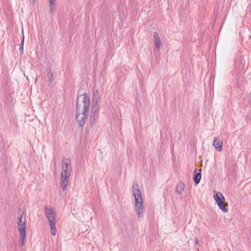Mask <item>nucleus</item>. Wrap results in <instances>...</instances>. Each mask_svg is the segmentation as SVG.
Segmentation results:
<instances>
[{"label":"nucleus","instance_id":"nucleus-1","mask_svg":"<svg viewBox=\"0 0 251 251\" xmlns=\"http://www.w3.org/2000/svg\"><path fill=\"white\" fill-rule=\"evenodd\" d=\"M89 108V97L86 93L77 96L75 119L79 127H83Z\"/></svg>","mask_w":251,"mask_h":251},{"label":"nucleus","instance_id":"nucleus-2","mask_svg":"<svg viewBox=\"0 0 251 251\" xmlns=\"http://www.w3.org/2000/svg\"><path fill=\"white\" fill-rule=\"evenodd\" d=\"M132 190L135 199V211L139 218H142L144 214V206L141 191L138 184L132 186Z\"/></svg>","mask_w":251,"mask_h":251},{"label":"nucleus","instance_id":"nucleus-3","mask_svg":"<svg viewBox=\"0 0 251 251\" xmlns=\"http://www.w3.org/2000/svg\"><path fill=\"white\" fill-rule=\"evenodd\" d=\"M18 228L20 234V239L22 245L25 244L26 237V223L25 218L23 216V214L19 213L18 216Z\"/></svg>","mask_w":251,"mask_h":251},{"label":"nucleus","instance_id":"nucleus-4","mask_svg":"<svg viewBox=\"0 0 251 251\" xmlns=\"http://www.w3.org/2000/svg\"><path fill=\"white\" fill-rule=\"evenodd\" d=\"M70 161L67 158H63L62 160L61 176L69 177L70 176Z\"/></svg>","mask_w":251,"mask_h":251},{"label":"nucleus","instance_id":"nucleus-5","mask_svg":"<svg viewBox=\"0 0 251 251\" xmlns=\"http://www.w3.org/2000/svg\"><path fill=\"white\" fill-rule=\"evenodd\" d=\"M213 197L220 209L224 212H227L228 209L226 207L227 204H226L224 203L225 199L222 193L220 192H217Z\"/></svg>","mask_w":251,"mask_h":251},{"label":"nucleus","instance_id":"nucleus-6","mask_svg":"<svg viewBox=\"0 0 251 251\" xmlns=\"http://www.w3.org/2000/svg\"><path fill=\"white\" fill-rule=\"evenodd\" d=\"M99 115V107L98 105H92L90 116V124L93 125L98 121Z\"/></svg>","mask_w":251,"mask_h":251},{"label":"nucleus","instance_id":"nucleus-7","mask_svg":"<svg viewBox=\"0 0 251 251\" xmlns=\"http://www.w3.org/2000/svg\"><path fill=\"white\" fill-rule=\"evenodd\" d=\"M45 211L46 217L48 220V223L56 222V214L54 210L51 206H46L45 208Z\"/></svg>","mask_w":251,"mask_h":251},{"label":"nucleus","instance_id":"nucleus-8","mask_svg":"<svg viewBox=\"0 0 251 251\" xmlns=\"http://www.w3.org/2000/svg\"><path fill=\"white\" fill-rule=\"evenodd\" d=\"M185 189V184L183 182H179L176 186V193L179 196H182Z\"/></svg>","mask_w":251,"mask_h":251},{"label":"nucleus","instance_id":"nucleus-9","mask_svg":"<svg viewBox=\"0 0 251 251\" xmlns=\"http://www.w3.org/2000/svg\"><path fill=\"white\" fill-rule=\"evenodd\" d=\"M223 141L220 138H215L213 146L216 151H221L222 150Z\"/></svg>","mask_w":251,"mask_h":251},{"label":"nucleus","instance_id":"nucleus-10","mask_svg":"<svg viewBox=\"0 0 251 251\" xmlns=\"http://www.w3.org/2000/svg\"><path fill=\"white\" fill-rule=\"evenodd\" d=\"M200 172H197V169L194 171V176L193 177L194 181L196 184H198L200 183L201 179V171H199Z\"/></svg>","mask_w":251,"mask_h":251},{"label":"nucleus","instance_id":"nucleus-11","mask_svg":"<svg viewBox=\"0 0 251 251\" xmlns=\"http://www.w3.org/2000/svg\"><path fill=\"white\" fill-rule=\"evenodd\" d=\"M68 178L69 177H64L61 176V189L63 191H65L66 189L68 183Z\"/></svg>","mask_w":251,"mask_h":251},{"label":"nucleus","instance_id":"nucleus-12","mask_svg":"<svg viewBox=\"0 0 251 251\" xmlns=\"http://www.w3.org/2000/svg\"><path fill=\"white\" fill-rule=\"evenodd\" d=\"M99 99V93L98 90L94 92L93 94V104L92 105H98V100Z\"/></svg>","mask_w":251,"mask_h":251},{"label":"nucleus","instance_id":"nucleus-13","mask_svg":"<svg viewBox=\"0 0 251 251\" xmlns=\"http://www.w3.org/2000/svg\"><path fill=\"white\" fill-rule=\"evenodd\" d=\"M154 41V45H155V47L158 50H159V49L161 48V45H162V42H161L160 39L155 40Z\"/></svg>","mask_w":251,"mask_h":251},{"label":"nucleus","instance_id":"nucleus-14","mask_svg":"<svg viewBox=\"0 0 251 251\" xmlns=\"http://www.w3.org/2000/svg\"><path fill=\"white\" fill-rule=\"evenodd\" d=\"M55 0H49L50 8L51 12L54 10Z\"/></svg>","mask_w":251,"mask_h":251},{"label":"nucleus","instance_id":"nucleus-15","mask_svg":"<svg viewBox=\"0 0 251 251\" xmlns=\"http://www.w3.org/2000/svg\"><path fill=\"white\" fill-rule=\"evenodd\" d=\"M47 77L50 82L51 83L53 80V75L50 71L48 72Z\"/></svg>","mask_w":251,"mask_h":251},{"label":"nucleus","instance_id":"nucleus-16","mask_svg":"<svg viewBox=\"0 0 251 251\" xmlns=\"http://www.w3.org/2000/svg\"><path fill=\"white\" fill-rule=\"evenodd\" d=\"M56 222H52L51 223H49V225L50 227V231H56L55 224Z\"/></svg>","mask_w":251,"mask_h":251},{"label":"nucleus","instance_id":"nucleus-17","mask_svg":"<svg viewBox=\"0 0 251 251\" xmlns=\"http://www.w3.org/2000/svg\"><path fill=\"white\" fill-rule=\"evenodd\" d=\"M238 63H239V66H238V67L239 68V69L241 70V69H243V64L242 61L241 59L238 60L237 61H236V65H237V64Z\"/></svg>","mask_w":251,"mask_h":251},{"label":"nucleus","instance_id":"nucleus-18","mask_svg":"<svg viewBox=\"0 0 251 251\" xmlns=\"http://www.w3.org/2000/svg\"><path fill=\"white\" fill-rule=\"evenodd\" d=\"M24 37H23L22 42H21V46L20 48V51L22 52H23V45H24Z\"/></svg>","mask_w":251,"mask_h":251},{"label":"nucleus","instance_id":"nucleus-19","mask_svg":"<svg viewBox=\"0 0 251 251\" xmlns=\"http://www.w3.org/2000/svg\"><path fill=\"white\" fill-rule=\"evenodd\" d=\"M153 38H154V40L160 39V38L159 37V35L156 32H154L153 33Z\"/></svg>","mask_w":251,"mask_h":251},{"label":"nucleus","instance_id":"nucleus-20","mask_svg":"<svg viewBox=\"0 0 251 251\" xmlns=\"http://www.w3.org/2000/svg\"><path fill=\"white\" fill-rule=\"evenodd\" d=\"M248 101L251 104V95H250L249 96H248Z\"/></svg>","mask_w":251,"mask_h":251},{"label":"nucleus","instance_id":"nucleus-21","mask_svg":"<svg viewBox=\"0 0 251 251\" xmlns=\"http://www.w3.org/2000/svg\"><path fill=\"white\" fill-rule=\"evenodd\" d=\"M51 231V234L53 236L55 235L56 232L55 231Z\"/></svg>","mask_w":251,"mask_h":251},{"label":"nucleus","instance_id":"nucleus-22","mask_svg":"<svg viewBox=\"0 0 251 251\" xmlns=\"http://www.w3.org/2000/svg\"><path fill=\"white\" fill-rule=\"evenodd\" d=\"M198 240L197 239H195V244H198Z\"/></svg>","mask_w":251,"mask_h":251},{"label":"nucleus","instance_id":"nucleus-23","mask_svg":"<svg viewBox=\"0 0 251 251\" xmlns=\"http://www.w3.org/2000/svg\"><path fill=\"white\" fill-rule=\"evenodd\" d=\"M33 1H34V0H32Z\"/></svg>","mask_w":251,"mask_h":251}]
</instances>
